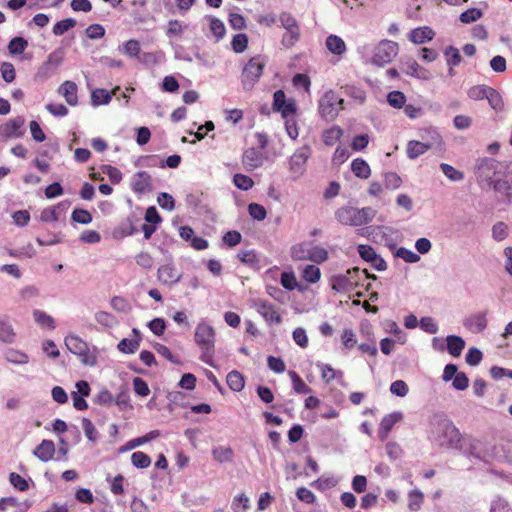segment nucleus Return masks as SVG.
<instances>
[{
	"instance_id": "1",
	"label": "nucleus",
	"mask_w": 512,
	"mask_h": 512,
	"mask_svg": "<svg viewBox=\"0 0 512 512\" xmlns=\"http://www.w3.org/2000/svg\"><path fill=\"white\" fill-rule=\"evenodd\" d=\"M475 176L481 189L493 191L504 203L512 205V162L479 159Z\"/></svg>"
},
{
	"instance_id": "2",
	"label": "nucleus",
	"mask_w": 512,
	"mask_h": 512,
	"mask_svg": "<svg viewBox=\"0 0 512 512\" xmlns=\"http://www.w3.org/2000/svg\"><path fill=\"white\" fill-rule=\"evenodd\" d=\"M430 438L439 446L461 449V433L444 414H435L431 419Z\"/></svg>"
},
{
	"instance_id": "3",
	"label": "nucleus",
	"mask_w": 512,
	"mask_h": 512,
	"mask_svg": "<svg viewBox=\"0 0 512 512\" xmlns=\"http://www.w3.org/2000/svg\"><path fill=\"white\" fill-rule=\"evenodd\" d=\"M195 342L200 347L202 354L200 359L211 367H215L214 345H215V330L206 321L199 322L195 329Z\"/></svg>"
},
{
	"instance_id": "4",
	"label": "nucleus",
	"mask_w": 512,
	"mask_h": 512,
	"mask_svg": "<svg viewBox=\"0 0 512 512\" xmlns=\"http://www.w3.org/2000/svg\"><path fill=\"white\" fill-rule=\"evenodd\" d=\"M375 216V211L370 207L361 209L345 206L335 212L336 219L343 225L361 226L369 223Z\"/></svg>"
},
{
	"instance_id": "5",
	"label": "nucleus",
	"mask_w": 512,
	"mask_h": 512,
	"mask_svg": "<svg viewBox=\"0 0 512 512\" xmlns=\"http://www.w3.org/2000/svg\"><path fill=\"white\" fill-rule=\"evenodd\" d=\"M364 275L366 278H370V275L367 271L360 270L355 267L353 269H348L343 274H337L331 277V287L333 290L337 292H349L354 290L360 284L361 275ZM372 279H376L375 275L371 276Z\"/></svg>"
},
{
	"instance_id": "6",
	"label": "nucleus",
	"mask_w": 512,
	"mask_h": 512,
	"mask_svg": "<svg viewBox=\"0 0 512 512\" xmlns=\"http://www.w3.org/2000/svg\"><path fill=\"white\" fill-rule=\"evenodd\" d=\"M66 348L76 355L82 364L86 366H94L96 364V356L90 351L88 344L74 333H69L64 338Z\"/></svg>"
},
{
	"instance_id": "7",
	"label": "nucleus",
	"mask_w": 512,
	"mask_h": 512,
	"mask_svg": "<svg viewBox=\"0 0 512 512\" xmlns=\"http://www.w3.org/2000/svg\"><path fill=\"white\" fill-rule=\"evenodd\" d=\"M344 100L333 90L326 91L319 100L318 109L326 121H333L343 109Z\"/></svg>"
},
{
	"instance_id": "8",
	"label": "nucleus",
	"mask_w": 512,
	"mask_h": 512,
	"mask_svg": "<svg viewBox=\"0 0 512 512\" xmlns=\"http://www.w3.org/2000/svg\"><path fill=\"white\" fill-rule=\"evenodd\" d=\"M281 26L285 29L281 44L290 49L300 40V26L296 18L289 12H282L279 15Z\"/></svg>"
},
{
	"instance_id": "9",
	"label": "nucleus",
	"mask_w": 512,
	"mask_h": 512,
	"mask_svg": "<svg viewBox=\"0 0 512 512\" xmlns=\"http://www.w3.org/2000/svg\"><path fill=\"white\" fill-rule=\"evenodd\" d=\"M311 154L310 146L304 145L290 156L288 159V171L292 180H298L305 174L306 164Z\"/></svg>"
},
{
	"instance_id": "10",
	"label": "nucleus",
	"mask_w": 512,
	"mask_h": 512,
	"mask_svg": "<svg viewBox=\"0 0 512 512\" xmlns=\"http://www.w3.org/2000/svg\"><path fill=\"white\" fill-rule=\"evenodd\" d=\"M265 60L262 56L252 57L244 66L241 81L244 89L250 90L254 84L260 79L265 67Z\"/></svg>"
},
{
	"instance_id": "11",
	"label": "nucleus",
	"mask_w": 512,
	"mask_h": 512,
	"mask_svg": "<svg viewBox=\"0 0 512 512\" xmlns=\"http://www.w3.org/2000/svg\"><path fill=\"white\" fill-rule=\"evenodd\" d=\"M399 46L391 40L380 41L373 49L371 63L376 66H384L390 63L398 54Z\"/></svg>"
},
{
	"instance_id": "12",
	"label": "nucleus",
	"mask_w": 512,
	"mask_h": 512,
	"mask_svg": "<svg viewBox=\"0 0 512 512\" xmlns=\"http://www.w3.org/2000/svg\"><path fill=\"white\" fill-rule=\"evenodd\" d=\"M65 51L63 48H57L51 52L48 59L39 67L37 77L45 80L56 73L63 63Z\"/></svg>"
},
{
	"instance_id": "13",
	"label": "nucleus",
	"mask_w": 512,
	"mask_h": 512,
	"mask_svg": "<svg viewBox=\"0 0 512 512\" xmlns=\"http://www.w3.org/2000/svg\"><path fill=\"white\" fill-rule=\"evenodd\" d=\"M463 325L473 334L482 333L488 325L487 312H477L469 315L464 319Z\"/></svg>"
},
{
	"instance_id": "14",
	"label": "nucleus",
	"mask_w": 512,
	"mask_h": 512,
	"mask_svg": "<svg viewBox=\"0 0 512 512\" xmlns=\"http://www.w3.org/2000/svg\"><path fill=\"white\" fill-rule=\"evenodd\" d=\"M24 119L20 116L13 118L0 126V138H16L23 135Z\"/></svg>"
},
{
	"instance_id": "15",
	"label": "nucleus",
	"mask_w": 512,
	"mask_h": 512,
	"mask_svg": "<svg viewBox=\"0 0 512 512\" xmlns=\"http://www.w3.org/2000/svg\"><path fill=\"white\" fill-rule=\"evenodd\" d=\"M181 278L182 273L173 264H164L157 270V279L164 285L172 286L178 283Z\"/></svg>"
},
{
	"instance_id": "16",
	"label": "nucleus",
	"mask_w": 512,
	"mask_h": 512,
	"mask_svg": "<svg viewBox=\"0 0 512 512\" xmlns=\"http://www.w3.org/2000/svg\"><path fill=\"white\" fill-rule=\"evenodd\" d=\"M264 157L259 149L248 148L242 155V164L248 171H253L263 164Z\"/></svg>"
},
{
	"instance_id": "17",
	"label": "nucleus",
	"mask_w": 512,
	"mask_h": 512,
	"mask_svg": "<svg viewBox=\"0 0 512 512\" xmlns=\"http://www.w3.org/2000/svg\"><path fill=\"white\" fill-rule=\"evenodd\" d=\"M422 142L429 145L430 149H442L444 146L443 138L437 128L429 126L423 128L420 132Z\"/></svg>"
},
{
	"instance_id": "18",
	"label": "nucleus",
	"mask_w": 512,
	"mask_h": 512,
	"mask_svg": "<svg viewBox=\"0 0 512 512\" xmlns=\"http://www.w3.org/2000/svg\"><path fill=\"white\" fill-rule=\"evenodd\" d=\"M132 190L136 193H147L152 190V179L148 172L139 171L132 178Z\"/></svg>"
},
{
	"instance_id": "19",
	"label": "nucleus",
	"mask_w": 512,
	"mask_h": 512,
	"mask_svg": "<svg viewBox=\"0 0 512 512\" xmlns=\"http://www.w3.org/2000/svg\"><path fill=\"white\" fill-rule=\"evenodd\" d=\"M257 312L265 319L269 324L281 323V316L272 304L266 301H258L256 303Z\"/></svg>"
},
{
	"instance_id": "20",
	"label": "nucleus",
	"mask_w": 512,
	"mask_h": 512,
	"mask_svg": "<svg viewBox=\"0 0 512 512\" xmlns=\"http://www.w3.org/2000/svg\"><path fill=\"white\" fill-rule=\"evenodd\" d=\"M402 419V414L400 412H394L384 416L380 422V427L378 431L379 438L381 440H385L393 426Z\"/></svg>"
},
{
	"instance_id": "21",
	"label": "nucleus",
	"mask_w": 512,
	"mask_h": 512,
	"mask_svg": "<svg viewBox=\"0 0 512 512\" xmlns=\"http://www.w3.org/2000/svg\"><path fill=\"white\" fill-rule=\"evenodd\" d=\"M77 85L73 81H65L58 88V93L65 98L66 102L75 106L78 103Z\"/></svg>"
},
{
	"instance_id": "22",
	"label": "nucleus",
	"mask_w": 512,
	"mask_h": 512,
	"mask_svg": "<svg viewBox=\"0 0 512 512\" xmlns=\"http://www.w3.org/2000/svg\"><path fill=\"white\" fill-rule=\"evenodd\" d=\"M434 35V31L430 27L423 26L413 29L409 34V39L415 44H423L432 40Z\"/></svg>"
},
{
	"instance_id": "23",
	"label": "nucleus",
	"mask_w": 512,
	"mask_h": 512,
	"mask_svg": "<svg viewBox=\"0 0 512 512\" xmlns=\"http://www.w3.org/2000/svg\"><path fill=\"white\" fill-rule=\"evenodd\" d=\"M54 454L55 444L51 440H43L34 450V455L43 462H47L53 459Z\"/></svg>"
},
{
	"instance_id": "24",
	"label": "nucleus",
	"mask_w": 512,
	"mask_h": 512,
	"mask_svg": "<svg viewBox=\"0 0 512 512\" xmlns=\"http://www.w3.org/2000/svg\"><path fill=\"white\" fill-rule=\"evenodd\" d=\"M465 341L462 337L457 335H448L446 337V349L453 357H459L465 348Z\"/></svg>"
},
{
	"instance_id": "25",
	"label": "nucleus",
	"mask_w": 512,
	"mask_h": 512,
	"mask_svg": "<svg viewBox=\"0 0 512 512\" xmlns=\"http://www.w3.org/2000/svg\"><path fill=\"white\" fill-rule=\"evenodd\" d=\"M326 48L334 55L342 56L346 53L347 47L344 40L337 35H329L326 38Z\"/></svg>"
},
{
	"instance_id": "26",
	"label": "nucleus",
	"mask_w": 512,
	"mask_h": 512,
	"mask_svg": "<svg viewBox=\"0 0 512 512\" xmlns=\"http://www.w3.org/2000/svg\"><path fill=\"white\" fill-rule=\"evenodd\" d=\"M67 208V201H63L57 206L46 208L41 213V220L44 222L58 221L60 212H64Z\"/></svg>"
},
{
	"instance_id": "27",
	"label": "nucleus",
	"mask_w": 512,
	"mask_h": 512,
	"mask_svg": "<svg viewBox=\"0 0 512 512\" xmlns=\"http://www.w3.org/2000/svg\"><path fill=\"white\" fill-rule=\"evenodd\" d=\"M430 150L429 145L422 141L411 140L407 143V156L409 159H416Z\"/></svg>"
},
{
	"instance_id": "28",
	"label": "nucleus",
	"mask_w": 512,
	"mask_h": 512,
	"mask_svg": "<svg viewBox=\"0 0 512 512\" xmlns=\"http://www.w3.org/2000/svg\"><path fill=\"white\" fill-rule=\"evenodd\" d=\"M351 170L356 177L361 179H367L371 174L368 163L362 158H356L352 161Z\"/></svg>"
},
{
	"instance_id": "29",
	"label": "nucleus",
	"mask_w": 512,
	"mask_h": 512,
	"mask_svg": "<svg viewBox=\"0 0 512 512\" xmlns=\"http://www.w3.org/2000/svg\"><path fill=\"white\" fill-rule=\"evenodd\" d=\"M34 321L41 329L46 331H53L56 328L55 320L42 311L34 310Z\"/></svg>"
},
{
	"instance_id": "30",
	"label": "nucleus",
	"mask_w": 512,
	"mask_h": 512,
	"mask_svg": "<svg viewBox=\"0 0 512 512\" xmlns=\"http://www.w3.org/2000/svg\"><path fill=\"white\" fill-rule=\"evenodd\" d=\"M406 73L410 76L422 79L429 80L431 78V73L424 67L420 66L416 61H410L407 64Z\"/></svg>"
},
{
	"instance_id": "31",
	"label": "nucleus",
	"mask_w": 512,
	"mask_h": 512,
	"mask_svg": "<svg viewBox=\"0 0 512 512\" xmlns=\"http://www.w3.org/2000/svg\"><path fill=\"white\" fill-rule=\"evenodd\" d=\"M226 381L229 388L235 392H240L245 386L243 375L236 370L228 373Z\"/></svg>"
},
{
	"instance_id": "32",
	"label": "nucleus",
	"mask_w": 512,
	"mask_h": 512,
	"mask_svg": "<svg viewBox=\"0 0 512 512\" xmlns=\"http://www.w3.org/2000/svg\"><path fill=\"white\" fill-rule=\"evenodd\" d=\"M212 455L216 461L225 463L232 461L234 453L230 447L217 446L212 449Z\"/></svg>"
},
{
	"instance_id": "33",
	"label": "nucleus",
	"mask_w": 512,
	"mask_h": 512,
	"mask_svg": "<svg viewBox=\"0 0 512 512\" xmlns=\"http://www.w3.org/2000/svg\"><path fill=\"white\" fill-rule=\"evenodd\" d=\"M289 376L292 381L293 389L298 394H309L312 389L301 379L295 371H289Z\"/></svg>"
},
{
	"instance_id": "34",
	"label": "nucleus",
	"mask_w": 512,
	"mask_h": 512,
	"mask_svg": "<svg viewBox=\"0 0 512 512\" xmlns=\"http://www.w3.org/2000/svg\"><path fill=\"white\" fill-rule=\"evenodd\" d=\"M491 233L495 241L501 242L509 236V227L506 223L499 221L492 226Z\"/></svg>"
},
{
	"instance_id": "35",
	"label": "nucleus",
	"mask_w": 512,
	"mask_h": 512,
	"mask_svg": "<svg viewBox=\"0 0 512 512\" xmlns=\"http://www.w3.org/2000/svg\"><path fill=\"white\" fill-rule=\"evenodd\" d=\"M28 47V41L23 37H15L10 40L8 44V51L10 55L15 56L22 54Z\"/></svg>"
},
{
	"instance_id": "36",
	"label": "nucleus",
	"mask_w": 512,
	"mask_h": 512,
	"mask_svg": "<svg viewBox=\"0 0 512 512\" xmlns=\"http://www.w3.org/2000/svg\"><path fill=\"white\" fill-rule=\"evenodd\" d=\"M328 258V252L326 249L320 246L310 245L307 258L313 262L322 263Z\"/></svg>"
},
{
	"instance_id": "37",
	"label": "nucleus",
	"mask_w": 512,
	"mask_h": 512,
	"mask_svg": "<svg viewBox=\"0 0 512 512\" xmlns=\"http://www.w3.org/2000/svg\"><path fill=\"white\" fill-rule=\"evenodd\" d=\"M111 98L112 95L105 89H95L91 93V102L94 106L108 104Z\"/></svg>"
},
{
	"instance_id": "38",
	"label": "nucleus",
	"mask_w": 512,
	"mask_h": 512,
	"mask_svg": "<svg viewBox=\"0 0 512 512\" xmlns=\"http://www.w3.org/2000/svg\"><path fill=\"white\" fill-rule=\"evenodd\" d=\"M343 131L339 126L327 129L323 134V142L327 146H333L342 136Z\"/></svg>"
},
{
	"instance_id": "39",
	"label": "nucleus",
	"mask_w": 512,
	"mask_h": 512,
	"mask_svg": "<svg viewBox=\"0 0 512 512\" xmlns=\"http://www.w3.org/2000/svg\"><path fill=\"white\" fill-rule=\"evenodd\" d=\"M5 358L7 359V361L15 364L27 363L29 360L27 354L13 348L6 349Z\"/></svg>"
},
{
	"instance_id": "40",
	"label": "nucleus",
	"mask_w": 512,
	"mask_h": 512,
	"mask_svg": "<svg viewBox=\"0 0 512 512\" xmlns=\"http://www.w3.org/2000/svg\"><path fill=\"white\" fill-rule=\"evenodd\" d=\"M140 346V339H127L124 338L118 343V349L122 353L133 354Z\"/></svg>"
},
{
	"instance_id": "41",
	"label": "nucleus",
	"mask_w": 512,
	"mask_h": 512,
	"mask_svg": "<svg viewBox=\"0 0 512 512\" xmlns=\"http://www.w3.org/2000/svg\"><path fill=\"white\" fill-rule=\"evenodd\" d=\"M444 56L448 66H458L462 60L459 50L454 46L446 47Z\"/></svg>"
},
{
	"instance_id": "42",
	"label": "nucleus",
	"mask_w": 512,
	"mask_h": 512,
	"mask_svg": "<svg viewBox=\"0 0 512 512\" xmlns=\"http://www.w3.org/2000/svg\"><path fill=\"white\" fill-rule=\"evenodd\" d=\"M76 26V20L73 18H66L61 21H58L53 27V33L56 36H61L65 34L70 29Z\"/></svg>"
},
{
	"instance_id": "43",
	"label": "nucleus",
	"mask_w": 512,
	"mask_h": 512,
	"mask_svg": "<svg viewBox=\"0 0 512 512\" xmlns=\"http://www.w3.org/2000/svg\"><path fill=\"white\" fill-rule=\"evenodd\" d=\"M95 320L100 325L112 328L117 325L118 321L114 315L106 311H99L95 314Z\"/></svg>"
},
{
	"instance_id": "44",
	"label": "nucleus",
	"mask_w": 512,
	"mask_h": 512,
	"mask_svg": "<svg viewBox=\"0 0 512 512\" xmlns=\"http://www.w3.org/2000/svg\"><path fill=\"white\" fill-rule=\"evenodd\" d=\"M489 105L496 111H501L504 107L503 99L500 93L494 88H490L487 97Z\"/></svg>"
},
{
	"instance_id": "45",
	"label": "nucleus",
	"mask_w": 512,
	"mask_h": 512,
	"mask_svg": "<svg viewBox=\"0 0 512 512\" xmlns=\"http://www.w3.org/2000/svg\"><path fill=\"white\" fill-rule=\"evenodd\" d=\"M423 493L420 490H412L408 494V508L411 511H418L423 503Z\"/></svg>"
},
{
	"instance_id": "46",
	"label": "nucleus",
	"mask_w": 512,
	"mask_h": 512,
	"mask_svg": "<svg viewBox=\"0 0 512 512\" xmlns=\"http://www.w3.org/2000/svg\"><path fill=\"white\" fill-rule=\"evenodd\" d=\"M490 88L487 85H475L468 90L467 94L472 100H483L486 99Z\"/></svg>"
},
{
	"instance_id": "47",
	"label": "nucleus",
	"mask_w": 512,
	"mask_h": 512,
	"mask_svg": "<svg viewBox=\"0 0 512 512\" xmlns=\"http://www.w3.org/2000/svg\"><path fill=\"white\" fill-rule=\"evenodd\" d=\"M387 102L390 106L400 109L406 104V96L401 91H392L387 95Z\"/></svg>"
},
{
	"instance_id": "48",
	"label": "nucleus",
	"mask_w": 512,
	"mask_h": 512,
	"mask_svg": "<svg viewBox=\"0 0 512 512\" xmlns=\"http://www.w3.org/2000/svg\"><path fill=\"white\" fill-rule=\"evenodd\" d=\"M233 183L238 189L243 191L251 189L254 185V181L251 177L240 173L234 175Z\"/></svg>"
},
{
	"instance_id": "49",
	"label": "nucleus",
	"mask_w": 512,
	"mask_h": 512,
	"mask_svg": "<svg viewBox=\"0 0 512 512\" xmlns=\"http://www.w3.org/2000/svg\"><path fill=\"white\" fill-rule=\"evenodd\" d=\"M440 169L443 174L451 181H461L464 178V174L461 171L455 169L453 166L447 163H441Z\"/></svg>"
},
{
	"instance_id": "50",
	"label": "nucleus",
	"mask_w": 512,
	"mask_h": 512,
	"mask_svg": "<svg viewBox=\"0 0 512 512\" xmlns=\"http://www.w3.org/2000/svg\"><path fill=\"white\" fill-rule=\"evenodd\" d=\"M15 338V333L11 325L4 321L0 320V341L6 343H12Z\"/></svg>"
},
{
	"instance_id": "51",
	"label": "nucleus",
	"mask_w": 512,
	"mask_h": 512,
	"mask_svg": "<svg viewBox=\"0 0 512 512\" xmlns=\"http://www.w3.org/2000/svg\"><path fill=\"white\" fill-rule=\"evenodd\" d=\"M131 462L136 468H147L151 464V458L144 452H134L131 455Z\"/></svg>"
},
{
	"instance_id": "52",
	"label": "nucleus",
	"mask_w": 512,
	"mask_h": 512,
	"mask_svg": "<svg viewBox=\"0 0 512 512\" xmlns=\"http://www.w3.org/2000/svg\"><path fill=\"white\" fill-rule=\"evenodd\" d=\"M248 45V37L244 33L236 34L231 42L232 49L235 53H242Z\"/></svg>"
},
{
	"instance_id": "53",
	"label": "nucleus",
	"mask_w": 512,
	"mask_h": 512,
	"mask_svg": "<svg viewBox=\"0 0 512 512\" xmlns=\"http://www.w3.org/2000/svg\"><path fill=\"white\" fill-rule=\"evenodd\" d=\"M395 256L403 259L406 263H416L420 260V256L417 253L404 247L398 248Z\"/></svg>"
},
{
	"instance_id": "54",
	"label": "nucleus",
	"mask_w": 512,
	"mask_h": 512,
	"mask_svg": "<svg viewBox=\"0 0 512 512\" xmlns=\"http://www.w3.org/2000/svg\"><path fill=\"white\" fill-rule=\"evenodd\" d=\"M0 72L3 80L7 83L13 82L16 77L15 68L10 62H2Z\"/></svg>"
},
{
	"instance_id": "55",
	"label": "nucleus",
	"mask_w": 512,
	"mask_h": 512,
	"mask_svg": "<svg viewBox=\"0 0 512 512\" xmlns=\"http://www.w3.org/2000/svg\"><path fill=\"white\" fill-rule=\"evenodd\" d=\"M231 508L233 512H246L249 508V498L245 494L235 497Z\"/></svg>"
},
{
	"instance_id": "56",
	"label": "nucleus",
	"mask_w": 512,
	"mask_h": 512,
	"mask_svg": "<svg viewBox=\"0 0 512 512\" xmlns=\"http://www.w3.org/2000/svg\"><path fill=\"white\" fill-rule=\"evenodd\" d=\"M337 480L333 477H320L315 480L311 485L320 491H325L336 486Z\"/></svg>"
},
{
	"instance_id": "57",
	"label": "nucleus",
	"mask_w": 512,
	"mask_h": 512,
	"mask_svg": "<svg viewBox=\"0 0 512 512\" xmlns=\"http://www.w3.org/2000/svg\"><path fill=\"white\" fill-rule=\"evenodd\" d=\"M320 276V269L315 265H307L303 270V278L309 283H316Z\"/></svg>"
},
{
	"instance_id": "58",
	"label": "nucleus",
	"mask_w": 512,
	"mask_h": 512,
	"mask_svg": "<svg viewBox=\"0 0 512 512\" xmlns=\"http://www.w3.org/2000/svg\"><path fill=\"white\" fill-rule=\"evenodd\" d=\"M310 245L309 243H301L293 246L291 249L292 258L295 260H306Z\"/></svg>"
},
{
	"instance_id": "59",
	"label": "nucleus",
	"mask_w": 512,
	"mask_h": 512,
	"mask_svg": "<svg viewBox=\"0 0 512 512\" xmlns=\"http://www.w3.org/2000/svg\"><path fill=\"white\" fill-rule=\"evenodd\" d=\"M481 17H482V11L480 9L470 8V9L464 11L463 13H461L460 21L462 23L469 24V23L477 21Z\"/></svg>"
},
{
	"instance_id": "60",
	"label": "nucleus",
	"mask_w": 512,
	"mask_h": 512,
	"mask_svg": "<svg viewBox=\"0 0 512 512\" xmlns=\"http://www.w3.org/2000/svg\"><path fill=\"white\" fill-rule=\"evenodd\" d=\"M210 30L217 40L223 38L226 32L224 23L215 17L210 18Z\"/></svg>"
},
{
	"instance_id": "61",
	"label": "nucleus",
	"mask_w": 512,
	"mask_h": 512,
	"mask_svg": "<svg viewBox=\"0 0 512 512\" xmlns=\"http://www.w3.org/2000/svg\"><path fill=\"white\" fill-rule=\"evenodd\" d=\"M248 212H249V215L254 220H258V221L264 220L267 215V212H266V209L264 208V206L257 204V203H250L248 205Z\"/></svg>"
},
{
	"instance_id": "62",
	"label": "nucleus",
	"mask_w": 512,
	"mask_h": 512,
	"mask_svg": "<svg viewBox=\"0 0 512 512\" xmlns=\"http://www.w3.org/2000/svg\"><path fill=\"white\" fill-rule=\"evenodd\" d=\"M385 450H386V454L390 460H397L403 454V450H402L401 446L394 441L387 442V444L385 446Z\"/></svg>"
},
{
	"instance_id": "63",
	"label": "nucleus",
	"mask_w": 512,
	"mask_h": 512,
	"mask_svg": "<svg viewBox=\"0 0 512 512\" xmlns=\"http://www.w3.org/2000/svg\"><path fill=\"white\" fill-rule=\"evenodd\" d=\"M136 263L147 270H150L154 265L153 257L146 251H142L135 257Z\"/></svg>"
},
{
	"instance_id": "64",
	"label": "nucleus",
	"mask_w": 512,
	"mask_h": 512,
	"mask_svg": "<svg viewBox=\"0 0 512 512\" xmlns=\"http://www.w3.org/2000/svg\"><path fill=\"white\" fill-rule=\"evenodd\" d=\"M490 512H512L507 500L502 497H496L490 506Z\"/></svg>"
}]
</instances>
